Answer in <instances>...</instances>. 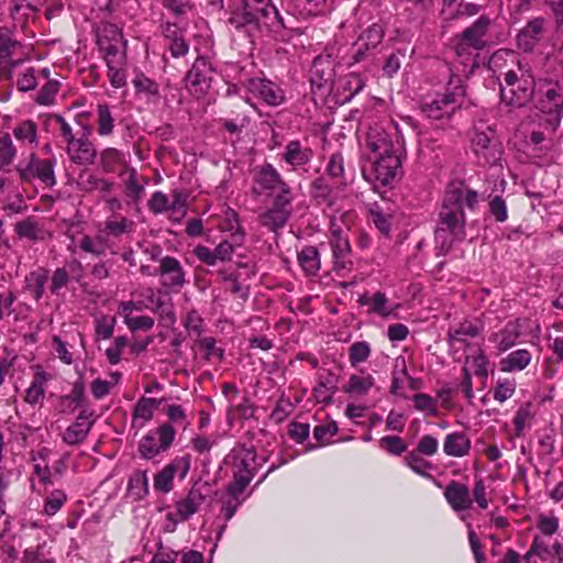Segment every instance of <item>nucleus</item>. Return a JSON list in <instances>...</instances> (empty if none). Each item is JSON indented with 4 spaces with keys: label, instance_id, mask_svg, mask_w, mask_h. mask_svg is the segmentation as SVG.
I'll use <instances>...</instances> for the list:
<instances>
[{
    "label": "nucleus",
    "instance_id": "3c124183",
    "mask_svg": "<svg viewBox=\"0 0 563 563\" xmlns=\"http://www.w3.org/2000/svg\"><path fill=\"white\" fill-rule=\"evenodd\" d=\"M13 135L20 141H26L32 144H37L36 140V124L33 121H24L13 130Z\"/></svg>",
    "mask_w": 563,
    "mask_h": 563
},
{
    "label": "nucleus",
    "instance_id": "72a5a7b5",
    "mask_svg": "<svg viewBox=\"0 0 563 563\" xmlns=\"http://www.w3.org/2000/svg\"><path fill=\"white\" fill-rule=\"evenodd\" d=\"M374 386V377L371 374L365 376L351 375L343 386V391L350 395L364 396Z\"/></svg>",
    "mask_w": 563,
    "mask_h": 563
},
{
    "label": "nucleus",
    "instance_id": "de8ad7c7",
    "mask_svg": "<svg viewBox=\"0 0 563 563\" xmlns=\"http://www.w3.org/2000/svg\"><path fill=\"white\" fill-rule=\"evenodd\" d=\"M16 155V148L7 133L0 139V168L9 166Z\"/></svg>",
    "mask_w": 563,
    "mask_h": 563
},
{
    "label": "nucleus",
    "instance_id": "39448f33",
    "mask_svg": "<svg viewBox=\"0 0 563 563\" xmlns=\"http://www.w3.org/2000/svg\"><path fill=\"white\" fill-rule=\"evenodd\" d=\"M464 93L465 89L462 85L461 77L452 75L448 81V91L435 99L423 101L421 103V110L432 120L450 118L455 109L460 107Z\"/></svg>",
    "mask_w": 563,
    "mask_h": 563
},
{
    "label": "nucleus",
    "instance_id": "338daca9",
    "mask_svg": "<svg viewBox=\"0 0 563 563\" xmlns=\"http://www.w3.org/2000/svg\"><path fill=\"white\" fill-rule=\"evenodd\" d=\"M489 213L498 222H505L508 217L507 206L500 196H495L489 201Z\"/></svg>",
    "mask_w": 563,
    "mask_h": 563
},
{
    "label": "nucleus",
    "instance_id": "c03bdc74",
    "mask_svg": "<svg viewBox=\"0 0 563 563\" xmlns=\"http://www.w3.org/2000/svg\"><path fill=\"white\" fill-rule=\"evenodd\" d=\"M533 419L530 404H523L517 410L514 417L515 435L521 437L527 427H530Z\"/></svg>",
    "mask_w": 563,
    "mask_h": 563
},
{
    "label": "nucleus",
    "instance_id": "864d4df0",
    "mask_svg": "<svg viewBox=\"0 0 563 563\" xmlns=\"http://www.w3.org/2000/svg\"><path fill=\"white\" fill-rule=\"evenodd\" d=\"M132 227L133 221L123 217L108 219L104 223L106 232L114 236H119L125 232L131 231Z\"/></svg>",
    "mask_w": 563,
    "mask_h": 563
},
{
    "label": "nucleus",
    "instance_id": "f257e3e1",
    "mask_svg": "<svg viewBox=\"0 0 563 563\" xmlns=\"http://www.w3.org/2000/svg\"><path fill=\"white\" fill-rule=\"evenodd\" d=\"M366 146L373 154V172L376 180L388 185L401 174L402 142L380 128H372L366 137Z\"/></svg>",
    "mask_w": 563,
    "mask_h": 563
},
{
    "label": "nucleus",
    "instance_id": "f8f14e48",
    "mask_svg": "<svg viewBox=\"0 0 563 563\" xmlns=\"http://www.w3.org/2000/svg\"><path fill=\"white\" fill-rule=\"evenodd\" d=\"M255 184L261 191L274 196L277 192L289 194L290 186L272 164H264L255 176Z\"/></svg>",
    "mask_w": 563,
    "mask_h": 563
},
{
    "label": "nucleus",
    "instance_id": "e2e57ef3",
    "mask_svg": "<svg viewBox=\"0 0 563 563\" xmlns=\"http://www.w3.org/2000/svg\"><path fill=\"white\" fill-rule=\"evenodd\" d=\"M533 555L539 556L541 560H547L548 556L550 555V549L548 544L539 537H536L533 539V542L529 551L525 554L523 560L526 561V563H531V559Z\"/></svg>",
    "mask_w": 563,
    "mask_h": 563
},
{
    "label": "nucleus",
    "instance_id": "6e6552de",
    "mask_svg": "<svg viewBox=\"0 0 563 563\" xmlns=\"http://www.w3.org/2000/svg\"><path fill=\"white\" fill-rule=\"evenodd\" d=\"M56 158L40 159L34 153L29 157L25 165L22 163L16 167L20 178L23 181L30 183L32 179L37 178L46 186L53 187L56 185L55 168Z\"/></svg>",
    "mask_w": 563,
    "mask_h": 563
},
{
    "label": "nucleus",
    "instance_id": "c9c22d12",
    "mask_svg": "<svg viewBox=\"0 0 563 563\" xmlns=\"http://www.w3.org/2000/svg\"><path fill=\"white\" fill-rule=\"evenodd\" d=\"M290 216L285 214L283 211L267 209L260 214V223L273 232H277L286 225Z\"/></svg>",
    "mask_w": 563,
    "mask_h": 563
},
{
    "label": "nucleus",
    "instance_id": "393cba45",
    "mask_svg": "<svg viewBox=\"0 0 563 563\" xmlns=\"http://www.w3.org/2000/svg\"><path fill=\"white\" fill-rule=\"evenodd\" d=\"M312 158V151L303 147L299 141H290L285 146L283 159L294 169L308 164Z\"/></svg>",
    "mask_w": 563,
    "mask_h": 563
},
{
    "label": "nucleus",
    "instance_id": "7c9ffc66",
    "mask_svg": "<svg viewBox=\"0 0 563 563\" xmlns=\"http://www.w3.org/2000/svg\"><path fill=\"white\" fill-rule=\"evenodd\" d=\"M388 299L384 292L377 291L369 296L364 294L360 296L358 303L361 306H369V312L382 317H388L393 313V309L387 307Z\"/></svg>",
    "mask_w": 563,
    "mask_h": 563
},
{
    "label": "nucleus",
    "instance_id": "4be33fe9",
    "mask_svg": "<svg viewBox=\"0 0 563 563\" xmlns=\"http://www.w3.org/2000/svg\"><path fill=\"white\" fill-rule=\"evenodd\" d=\"M508 56L511 58V64H515V55L512 53L508 52H496L493 54V56L489 59V68L496 73L498 80H504V84H500L501 87H512L515 86L519 80L522 79V77H519L517 71L515 69H507L506 71H503L500 69L501 60H504V57Z\"/></svg>",
    "mask_w": 563,
    "mask_h": 563
},
{
    "label": "nucleus",
    "instance_id": "09e8293b",
    "mask_svg": "<svg viewBox=\"0 0 563 563\" xmlns=\"http://www.w3.org/2000/svg\"><path fill=\"white\" fill-rule=\"evenodd\" d=\"M371 353V346L365 341L354 342L349 349V360L352 366L366 361Z\"/></svg>",
    "mask_w": 563,
    "mask_h": 563
},
{
    "label": "nucleus",
    "instance_id": "49530a36",
    "mask_svg": "<svg viewBox=\"0 0 563 563\" xmlns=\"http://www.w3.org/2000/svg\"><path fill=\"white\" fill-rule=\"evenodd\" d=\"M405 461L406 465L418 475H421L426 478H432V476L426 472L427 468L432 467V464L424 460L420 453L412 451L406 456Z\"/></svg>",
    "mask_w": 563,
    "mask_h": 563
},
{
    "label": "nucleus",
    "instance_id": "5701e85b",
    "mask_svg": "<svg viewBox=\"0 0 563 563\" xmlns=\"http://www.w3.org/2000/svg\"><path fill=\"white\" fill-rule=\"evenodd\" d=\"M481 8V4L465 2L464 0H443L441 15L444 21H449L457 16H472L478 13Z\"/></svg>",
    "mask_w": 563,
    "mask_h": 563
},
{
    "label": "nucleus",
    "instance_id": "79ce46f5",
    "mask_svg": "<svg viewBox=\"0 0 563 563\" xmlns=\"http://www.w3.org/2000/svg\"><path fill=\"white\" fill-rule=\"evenodd\" d=\"M132 84L137 93H143L150 98H157L159 95L158 84L144 74H137L132 80Z\"/></svg>",
    "mask_w": 563,
    "mask_h": 563
},
{
    "label": "nucleus",
    "instance_id": "423d86ee",
    "mask_svg": "<svg viewBox=\"0 0 563 563\" xmlns=\"http://www.w3.org/2000/svg\"><path fill=\"white\" fill-rule=\"evenodd\" d=\"M471 143L481 164L496 165L501 159L503 148L490 126L476 125L473 130Z\"/></svg>",
    "mask_w": 563,
    "mask_h": 563
},
{
    "label": "nucleus",
    "instance_id": "6e6d98bb",
    "mask_svg": "<svg viewBox=\"0 0 563 563\" xmlns=\"http://www.w3.org/2000/svg\"><path fill=\"white\" fill-rule=\"evenodd\" d=\"M311 195L319 202L331 205V187L322 177L317 178L311 185Z\"/></svg>",
    "mask_w": 563,
    "mask_h": 563
},
{
    "label": "nucleus",
    "instance_id": "37998d69",
    "mask_svg": "<svg viewBox=\"0 0 563 563\" xmlns=\"http://www.w3.org/2000/svg\"><path fill=\"white\" fill-rule=\"evenodd\" d=\"M488 360L486 355L482 351H477L475 355H467L465 360V365L463 367H468V373H474L476 376L487 377Z\"/></svg>",
    "mask_w": 563,
    "mask_h": 563
},
{
    "label": "nucleus",
    "instance_id": "2f4dec72",
    "mask_svg": "<svg viewBox=\"0 0 563 563\" xmlns=\"http://www.w3.org/2000/svg\"><path fill=\"white\" fill-rule=\"evenodd\" d=\"M298 262L307 275H317L320 269V255L314 246H305L297 254Z\"/></svg>",
    "mask_w": 563,
    "mask_h": 563
},
{
    "label": "nucleus",
    "instance_id": "680f3d73",
    "mask_svg": "<svg viewBox=\"0 0 563 563\" xmlns=\"http://www.w3.org/2000/svg\"><path fill=\"white\" fill-rule=\"evenodd\" d=\"M380 448L394 455H400L407 450V444L397 435H386L379 441Z\"/></svg>",
    "mask_w": 563,
    "mask_h": 563
},
{
    "label": "nucleus",
    "instance_id": "c756f323",
    "mask_svg": "<svg viewBox=\"0 0 563 563\" xmlns=\"http://www.w3.org/2000/svg\"><path fill=\"white\" fill-rule=\"evenodd\" d=\"M257 15L260 16V23H263L273 32H279L287 27L286 21L280 15L277 8L272 3L261 7V9L257 10Z\"/></svg>",
    "mask_w": 563,
    "mask_h": 563
},
{
    "label": "nucleus",
    "instance_id": "6ab92c4d",
    "mask_svg": "<svg viewBox=\"0 0 563 563\" xmlns=\"http://www.w3.org/2000/svg\"><path fill=\"white\" fill-rule=\"evenodd\" d=\"M92 413H87L86 411L80 412L76 421L65 430L63 441L68 445L82 443L93 424V420L90 419Z\"/></svg>",
    "mask_w": 563,
    "mask_h": 563
},
{
    "label": "nucleus",
    "instance_id": "a18cd8bd",
    "mask_svg": "<svg viewBox=\"0 0 563 563\" xmlns=\"http://www.w3.org/2000/svg\"><path fill=\"white\" fill-rule=\"evenodd\" d=\"M40 4V0H13L11 14L15 20L29 18L38 10Z\"/></svg>",
    "mask_w": 563,
    "mask_h": 563
},
{
    "label": "nucleus",
    "instance_id": "412c9836",
    "mask_svg": "<svg viewBox=\"0 0 563 563\" xmlns=\"http://www.w3.org/2000/svg\"><path fill=\"white\" fill-rule=\"evenodd\" d=\"M444 497L449 505L455 511H462L471 508L472 498L470 496L468 487L459 482L452 481L444 490Z\"/></svg>",
    "mask_w": 563,
    "mask_h": 563
},
{
    "label": "nucleus",
    "instance_id": "2eb2a0df",
    "mask_svg": "<svg viewBox=\"0 0 563 563\" xmlns=\"http://www.w3.org/2000/svg\"><path fill=\"white\" fill-rule=\"evenodd\" d=\"M545 19L538 16L530 20L517 34V45L525 52H531L545 33Z\"/></svg>",
    "mask_w": 563,
    "mask_h": 563
},
{
    "label": "nucleus",
    "instance_id": "a211bd4d",
    "mask_svg": "<svg viewBox=\"0 0 563 563\" xmlns=\"http://www.w3.org/2000/svg\"><path fill=\"white\" fill-rule=\"evenodd\" d=\"M532 84L527 78H522L512 87H501V100L511 107H523L532 97Z\"/></svg>",
    "mask_w": 563,
    "mask_h": 563
},
{
    "label": "nucleus",
    "instance_id": "a19ab883",
    "mask_svg": "<svg viewBox=\"0 0 563 563\" xmlns=\"http://www.w3.org/2000/svg\"><path fill=\"white\" fill-rule=\"evenodd\" d=\"M139 452L141 456L146 460H151L163 452L154 432H148L141 439L139 443Z\"/></svg>",
    "mask_w": 563,
    "mask_h": 563
},
{
    "label": "nucleus",
    "instance_id": "f704fd0d",
    "mask_svg": "<svg viewBox=\"0 0 563 563\" xmlns=\"http://www.w3.org/2000/svg\"><path fill=\"white\" fill-rule=\"evenodd\" d=\"M229 23L239 30L251 25H258L260 16L244 4L242 9L234 10L231 13Z\"/></svg>",
    "mask_w": 563,
    "mask_h": 563
},
{
    "label": "nucleus",
    "instance_id": "4468645a",
    "mask_svg": "<svg viewBox=\"0 0 563 563\" xmlns=\"http://www.w3.org/2000/svg\"><path fill=\"white\" fill-rule=\"evenodd\" d=\"M247 89L273 107L279 106L285 99L283 89L275 82L265 78L249 79Z\"/></svg>",
    "mask_w": 563,
    "mask_h": 563
},
{
    "label": "nucleus",
    "instance_id": "b1692460",
    "mask_svg": "<svg viewBox=\"0 0 563 563\" xmlns=\"http://www.w3.org/2000/svg\"><path fill=\"white\" fill-rule=\"evenodd\" d=\"M545 102L550 103L548 109L549 118L545 120L547 130L552 133L561 122L563 95L556 88H549L545 92V100H543V103Z\"/></svg>",
    "mask_w": 563,
    "mask_h": 563
},
{
    "label": "nucleus",
    "instance_id": "58836bf2",
    "mask_svg": "<svg viewBox=\"0 0 563 563\" xmlns=\"http://www.w3.org/2000/svg\"><path fill=\"white\" fill-rule=\"evenodd\" d=\"M46 378L44 373H36L34 379L32 380L30 387L25 391L24 400L30 405L37 404L41 399L44 398L45 394V383Z\"/></svg>",
    "mask_w": 563,
    "mask_h": 563
},
{
    "label": "nucleus",
    "instance_id": "ea45409f",
    "mask_svg": "<svg viewBox=\"0 0 563 563\" xmlns=\"http://www.w3.org/2000/svg\"><path fill=\"white\" fill-rule=\"evenodd\" d=\"M146 180L139 177L135 169L129 172L128 179L125 180L126 196L133 200L139 201L144 192V185Z\"/></svg>",
    "mask_w": 563,
    "mask_h": 563
},
{
    "label": "nucleus",
    "instance_id": "4d7b16f0",
    "mask_svg": "<svg viewBox=\"0 0 563 563\" xmlns=\"http://www.w3.org/2000/svg\"><path fill=\"white\" fill-rule=\"evenodd\" d=\"M98 125L100 135H109L113 130V118L107 104L98 106Z\"/></svg>",
    "mask_w": 563,
    "mask_h": 563
},
{
    "label": "nucleus",
    "instance_id": "13d9d810",
    "mask_svg": "<svg viewBox=\"0 0 563 563\" xmlns=\"http://www.w3.org/2000/svg\"><path fill=\"white\" fill-rule=\"evenodd\" d=\"M272 197L273 201L268 209L283 211L285 214L291 216V203L294 200V195L291 190L289 191V194L277 192Z\"/></svg>",
    "mask_w": 563,
    "mask_h": 563
},
{
    "label": "nucleus",
    "instance_id": "e433bc0d",
    "mask_svg": "<svg viewBox=\"0 0 563 563\" xmlns=\"http://www.w3.org/2000/svg\"><path fill=\"white\" fill-rule=\"evenodd\" d=\"M385 31L383 25L374 23L364 30L357 40L360 41L361 47H369L375 49L382 42Z\"/></svg>",
    "mask_w": 563,
    "mask_h": 563
},
{
    "label": "nucleus",
    "instance_id": "5fc2aeb1",
    "mask_svg": "<svg viewBox=\"0 0 563 563\" xmlns=\"http://www.w3.org/2000/svg\"><path fill=\"white\" fill-rule=\"evenodd\" d=\"M153 406L154 401L151 398L141 397L134 406L133 419H141L143 422L150 421L154 416Z\"/></svg>",
    "mask_w": 563,
    "mask_h": 563
},
{
    "label": "nucleus",
    "instance_id": "4c0bfd02",
    "mask_svg": "<svg viewBox=\"0 0 563 563\" xmlns=\"http://www.w3.org/2000/svg\"><path fill=\"white\" fill-rule=\"evenodd\" d=\"M479 328L471 321L460 323L455 329L449 331V341L451 344L455 342H464L466 338L478 335Z\"/></svg>",
    "mask_w": 563,
    "mask_h": 563
},
{
    "label": "nucleus",
    "instance_id": "aec40b11",
    "mask_svg": "<svg viewBox=\"0 0 563 563\" xmlns=\"http://www.w3.org/2000/svg\"><path fill=\"white\" fill-rule=\"evenodd\" d=\"M234 473L233 476L247 477V482H251L256 474L257 467V455L253 449H241L234 455Z\"/></svg>",
    "mask_w": 563,
    "mask_h": 563
},
{
    "label": "nucleus",
    "instance_id": "f3484780",
    "mask_svg": "<svg viewBox=\"0 0 563 563\" xmlns=\"http://www.w3.org/2000/svg\"><path fill=\"white\" fill-rule=\"evenodd\" d=\"M157 275L165 287H181L186 283L185 272L179 261L172 256H163L157 268Z\"/></svg>",
    "mask_w": 563,
    "mask_h": 563
},
{
    "label": "nucleus",
    "instance_id": "0eeeda50",
    "mask_svg": "<svg viewBox=\"0 0 563 563\" xmlns=\"http://www.w3.org/2000/svg\"><path fill=\"white\" fill-rule=\"evenodd\" d=\"M347 213H341L331 217V249L334 258L335 268H345L346 258L351 253V245L345 232L349 230V223L345 219Z\"/></svg>",
    "mask_w": 563,
    "mask_h": 563
},
{
    "label": "nucleus",
    "instance_id": "c85d7f7f",
    "mask_svg": "<svg viewBox=\"0 0 563 563\" xmlns=\"http://www.w3.org/2000/svg\"><path fill=\"white\" fill-rule=\"evenodd\" d=\"M531 362V353L526 349H519L509 353L500 362L503 372H519L525 369Z\"/></svg>",
    "mask_w": 563,
    "mask_h": 563
},
{
    "label": "nucleus",
    "instance_id": "052dcab7",
    "mask_svg": "<svg viewBox=\"0 0 563 563\" xmlns=\"http://www.w3.org/2000/svg\"><path fill=\"white\" fill-rule=\"evenodd\" d=\"M66 501V494L63 490H53L45 500L44 512L48 516L55 515Z\"/></svg>",
    "mask_w": 563,
    "mask_h": 563
},
{
    "label": "nucleus",
    "instance_id": "8fccbe9b",
    "mask_svg": "<svg viewBox=\"0 0 563 563\" xmlns=\"http://www.w3.org/2000/svg\"><path fill=\"white\" fill-rule=\"evenodd\" d=\"M115 325V318L100 316L95 321V331L98 339L108 340L112 336Z\"/></svg>",
    "mask_w": 563,
    "mask_h": 563
},
{
    "label": "nucleus",
    "instance_id": "dca6fc26",
    "mask_svg": "<svg viewBox=\"0 0 563 563\" xmlns=\"http://www.w3.org/2000/svg\"><path fill=\"white\" fill-rule=\"evenodd\" d=\"M334 76V60L331 55H319L313 59L310 68V81L312 86L321 89L328 85H332Z\"/></svg>",
    "mask_w": 563,
    "mask_h": 563
},
{
    "label": "nucleus",
    "instance_id": "0e129e2a",
    "mask_svg": "<svg viewBox=\"0 0 563 563\" xmlns=\"http://www.w3.org/2000/svg\"><path fill=\"white\" fill-rule=\"evenodd\" d=\"M399 375L408 376L406 361L404 357H398L395 362V367L393 372V380L390 386V393L394 395L398 394V390L401 388L402 380Z\"/></svg>",
    "mask_w": 563,
    "mask_h": 563
},
{
    "label": "nucleus",
    "instance_id": "603ef678",
    "mask_svg": "<svg viewBox=\"0 0 563 563\" xmlns=\"http://www.w3.org/2000/svg\"><path fill=\"white\" fill-rule=\"evenodd\" d=\"M154 433L158 439L159 448L165 452L172 446L175 440L176 429L170 423H163Z\"/></svg>",
    "mask_w": 563,
    "mask_h": 563
},
{
    "label": "nucleus",
    "instance_id": "bb28decb",
    "mask_svg": "<svg viewBox=\"0 0 563 563\" xmlns=\"http://www.w3.org/2000/svg\"><path fill=\"white\" fill-rule=\"evenodd\" d=\"M471 442L465 434L461 432L450 433L445 437L443 451L449 456L461 457L468 453Z\"/></svg>",
    "mask_w": 563,
    "mask_h": 563
},
{
    "label": "nucleus",
    "instance_id": "1a4fd4ad",
    "mask_svg": "<svg viewBox=\"0 0 563 563\" xmlns=\"http://www.w3.org/2000/svg\"><path fill=\"white\" fill-rule=\"evenodd\" d=\"M190 466L191 456L189 454L175 457L155 475L154 488L157 492L165 494L172 492L176 474H178L180 479H184L187 476Z\"/></svg>",
    "mask_w": 563,
    "mask_h": 563
},
{
    "label": "nucleus",
    "instance_id": "7ed1b4c3",
    "mask_svg": "<svg viewBox=\"0 0 563 563\" xmlns=\"http://www.w3.org/2000/svg\"><path fill=\"white\" fill-rule=\"evenodd\" d=\"M98 46L108 68L110 84L114 88L126 85V41L115 25L104 26L98 37Z\"/></svg>",
    "mask_w": 563,
    "mask_h": 563
},
{
    "label": "nucleus",
    "instance_id": "473e14b6",
    "mask_svg": "<svg viewBox=\"0 0 563 563\" xmlns=\"http://www.w3.org/2000/svg\"><path fill=\"white\" fill-rule=\"evenodd\" d=\"M15 232L19 238L27 239L30 241H41L44 240L45 232L38 225L37 221L34 218H26L15 224Z\"/></svg>",
    "mask_w": 563,
    "mask_h": 563
},
{
    "label": "nucleus",
    "instance_id": "cd10ccee",
    "mask_svg": "<svg viewBox=\"0 0 563 563\" xmlns=\"http://www.w3.org/2000/svg\"><path fill=\"white\" fill-rule=\"evenodd\" d=\"M520 334V325L516 322H508L503 330L493 335V341L500 352H505L516 344Z\"/></svg>",
    "mask_w": 563,
    "mask_h": 563
},
{
    "label": "nucleus",
    "instance_id": "69168bd1",
    "mask_svg": "<svg viewBox=\"0 0 563 563\" xmlns=\"http://www.w3.org/2000/svg\"><path fill=\"white\" fill-rule=\"evenodd\" d=\"M128 345V339L125 336H117L113 345L106 350V356L110 364L115 365L121 361V354L123 349Z\"/></svg>",
    "mask_w": 563,
    "mask_h": 563
},
{
    "label": "nucleus",
    "instance_id": "9d476101",
    "mask_svg": "<svg viewBox=\"0 0 563 563\" xmlns=\"http://www.w3.org/2000/svg\"><path fill=\"white\" fill-rule=\"evenodd\" d=\"M212 73L210 62L205 57H198L187 73V88L196 96L206 93L210 87Z\"/></svg>",
    "mask_w": 563,
    "mask_h": 563
},
{
    "label": "nucleus",
    "instance_id": "ddd939ff",
    "mask_svg": "<svg viewBox=\"0 0 563 563\" xmlns=\"http://www.w3.org/2000/svg\"><path fill=\"white\" fill-rule=\"evenodd\" d=\"M89 132V126H84L82 135L69 143L66 147L69 159L74 164L90 165L95 162L97 152L93 144L87 137Z\"/></svg>",
    "mask_w": 563,
    "mask_h": 563
},
{
    "label": "nucleus",
    "instance_id": "774afa93",
    "mask_svg": "<svg viewBox=\"0 0 563 563\" xmlns=\"http://www.w3.org/2000/svg\"><path fill=\"white\" fill-rule=\"evenodd\" d=\"M58 90V82L57 81H47L45 86L41 88V90L37 93L36 102L38 104H51L54 101L55 95Z\"/></svg>",
    "mask_w": 563,
    "mask_h": 563
},
{
    "label": "nucleus",
    "instance_id": "20e7f679",
    "mask_svg": "<svg viewBox=\"0 0 563 563\" xmlns=\"http://www.w3.org/2000/svg\"><path fill=\"white\" fill-rule=\"evenodd\" d=\"M492 20L482 15L471 26L466 27L455 40V54L459 63L463 66L461 70L468 75L478 66L477 53L488 44V31Z\"/></svg>",
    "mask_w": 563,
    "mask_h": 563
},
{
    "label": "nucleus",
    "instance_id": "9b49d317",
    "mask_svg": "<svg viewBox=\"0 0 563 563\" xmlns=\"http://www.w3.org/2000/svg\"><path fill=\"white\" fill-rule=\"evenodd\" d=\"M207 490H209V485L207 483H195L187 496L175 504L177 516L180 521L188 520L199 510L200 506L207 498Z\"/></svg>",
    "mask_w": 563,
    "mask_h": 563
},
{
    "label": "nucleus",
    "instance_id": "bf43d9fd",
    "mask_svg": "<svg viewBox=\"0 0 563 563\" xmlns=\"http://www.w3.org/2000/svg\"><path fill=\"white\" fill-rule=\"evenodd\" d=\"M70 282V276L64 267L56 268L53 272L49 285L52 295L59 296L60 289L66 287Z\"/></svg>",
    "mask_w": 563,
    "mask_h": 563
},
{
    "label": "nucleus",
    "instance_id": "f03ea898",
    "mask_svg": "<svg viewBox=\"0 0 563 563\" xmlns=\"http://www.w3.org/2000/svg\"><path fill=\"white\" fill-rule=\"evenodd\" d=\"M463 196L464 185L462 183H452L448 186L434 232L435 241L441 244L443 251H449L454 242L465 238Z\"/></svg>",
    "mask_w": 563,
    "mask_h": 563
},
{
    "label": "nucleus",
    "instance_id": "a878e982",
    "mask_svg": "<svg viewBox=\"0 0 563 563\" xmlns=\"http://www.w3.org/2000/svg\"><path fill=\"white\" fill-rule=\"evenodd\" d=\"M49 279V271L46 268H37L25 277V288L31 292L34 300L38 301L45 292V284Z\"/></svg>",
    "mask_w": 563,
    "mask_h": 563
}]
</instances>
